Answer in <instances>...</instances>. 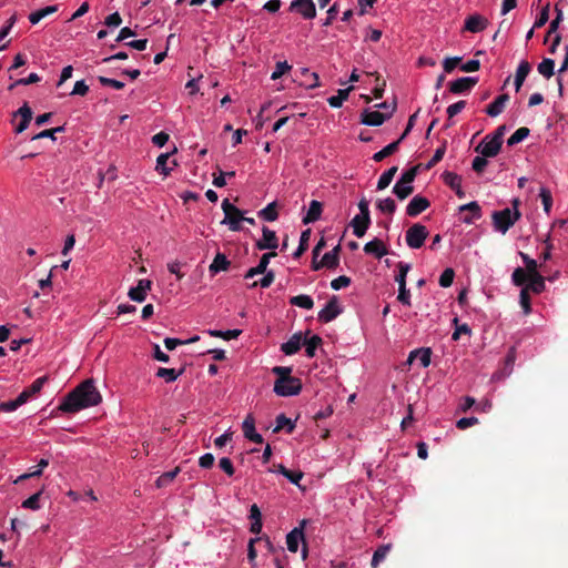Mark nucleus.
Returning <instances> with one entry per match:
<instances>
[{"label": "nucleus", "instance_id": "nucleus-40", "mask_svg": "<svg viewBox=\"0 0 568 568\" xmlns=\"http://www.w3.org/2000/svg\"><path fill=\"white\" fill-rule=\"evenodd\" d=\"M422 168H423V164L418 163V164L412 166L410 169L404 171L399 178V181L412 185Z\"/></svg>", "mask_w": 568, "mask_h": 568}, {"label": "nucleus", "instance_id": "nucleus-58", "mask_svg": "<svg viewBox=\"0 0 568 568\" xmlns=\"http://www.w3.org/2000/svg\"><path fill=\"white\" fill-rule=\"evenodd\" d=\"M555 11H556V18L550 22L549 24V29H548V32H547V36H546V39L551 34V33H555L558 28H559V24L560 22L562 21V10L560 8H558V6L555 7Z\"/></svg>", "mask_w": 568, "mask_h": 568}, {"label": "nucleus", "instance_id": "nucleus-52", "mask_svg": "<svg viewBox=\"0 0 568 568\" xmlns=\"http://www.w3.org/2000/svg\"><path fill=\"white\" fill-rule=\"evenodd\" d=\"M274 278H275V274L273 271L265 272L264 276L260 281H256L251 284V287H256L257 285H260L263 288H267L274 282Z\"/></svg>", "mask_w": 568, "mask_h": 568}, {"label": "nucleus", "instance_id": "nucleus-4", "mask_svg": "<svg viewBox=\"0 0 568 568\" xmlns=\"http://www.w3.org/2000/svg\"><path fill=\"white\" fill-rule=\"evenodd\" d=\"M307 523H308L307 519H302L300 521L298 527H295L294 529H292L286 536L287 549L291 552H296L298 550L300 542H303L302 557L304 559L307 556V547H306L305 535H304V529H305Z\"/></svg>", "mask_w": 568, "mask_h": 568}, {"label": "nucleus", "instance_id": "nucleus-10", "mask_svg": "<svg viewBox=\"0 0 568 568\" xmlns=\"http://www.w3.org/2000/svg\"><path fill=\"white\" fill-rule=\"evenodd\" d=\"M501 145L500 142L488 134L484 141L475 148V151L484 156L494 158L499 153Z\"/></svg>", "mask_w": 568, "mask_h": 568}, {"label": "nucleus", "instance_id": "nucleus-53", "mask_svg": "<svg viewBox=\"0 0 568 568\" xmlns=\"http://www.w3.org/2000/svg\"><path fill=\"white\" fill-rule=\"evenodd\" d=\"M292 67L287 63V61H280L275 65V70L271 74L272 80L280 79L283 74H285L287 71H290Z\"/></svg>", "mask_w": 568, "mask_h": 568}, {"label": "nucleus", "instance_id": "nucleus-42", "mask_svg": "<svg viewBox=\"0 0 568 568\" xmlns=\"http://www.w3.org/2000/svg\"><path fill=\"white\" fill-rule=\"evenodd\" d=\"M180 473V467H175L173 470L162 474L155 481L158 488L165 487L169 485Z\"/></svg>", "mask_w": 568, "mask_h": 568}, {"label": "nucleus", "instance_id": "nucleus-57", "mask_svg": "<svg viewBox=\"0 0 568 568\" xmlns=\"http://www.w3.org/2000/svg\"><path fill=\"white\" fill-rule=\"evenodd\" d=\"M275 256H276V252H268V253L263 254L260 258L258 264L255 266L256 270L258 271V273L264 274L265 272H268L267 265L270 263V260Z\"/></svg>", "mask_w": 568, "mask_h": 568}, {"label": "nucleus", "instance_id": "nucleus-64", "mask_svg": "<svg viewBox=\"0 0 568 568\" xmlns=\"http://www.w3.org/2000/svg\"><path fill=\"white\" fill-rule=\"evenodd\" d=\"M219 466L230 477L233 476L234 473H235V468L233 466V463L227 457L221 458L220 462H219Z\"/></svg>", "mask_w": 568, "mask_h": 568}, {"label": "nucleus", "instance_id": "nucleus-1", "mask_svg": "<svg viewBox=\"0 0 568 568\" xmlns=\"http://www.w3.org/2000/svg\"><path fill=\"white\" fill-rule=\"evenodd\" d=\"M102 396L92 379H85L67 394L58 409L63 413L74 414L84 408L100 404Z\"/></svg>", "mask_w": 568, "mask_h": 568}, {"label": "nucleus", "instance_id": "nucleus-17", "mask_svg": "<svg viewBox=\"0 0 568 568\" xmlns=\"http://www.w3.org/2000/svg\"><path fill=\"white\" fill-rule=\"evenodd\" d=\"M426 210V197L416 195L410 200L406 207V213L410 217H415Z\"/></svg>", "mask_w": 568, "mask_h": 568}, {"label": "nucleus", "instance_id": "nucleus-55", "mask_svg": "<svg viewBox=\"0 0 568 568\" xmlns=\"http://www.w3.org/2000/svg\"><path fill=\"white\" fill-rule=\"evenodd\" d=\"M47 379H48L47 376L39 377L36 381H33V383L29 387H27L24 390L32 397L33 395L38 394L42 389Z\"/></svg>", "mask_w": 568, "mask_h": 568}, {"label": "nucleus", "instance_id": "nucleus-46", "mask_svg": "<svg viewBox=\"0 0 568 568\" xmlns=\"http://www.w3.org/2000/svg\"><path fill=\"white\" fill-rule=\"evenodd\" d=\"M554 69L555 61L552 59L546 58L538 64V72L548 79L554 74Z\"/></svg>", "mask_w": 568, "mask_h": 568}, {"label": "nucleus", "instance_id": "nucleus-39", "mask_svg": "<svg viewBox=\"0 0 568 568\" xmlns=\"http://www.w3.org/2000/svg\"><path fill=\"white\" fill-rule=\"evenodd\" d=\"M530 133V130L526 126H521L517 129L507 140V144L513 146L523 140H525Z\"/></svg>", "mask_w": 568, "mask_h": 568}, {"label": "nucleus", "instance_id": "nucleus-56", "mask_svg": "<svg viewBox=\"0 0 568 568\" xmlns=\"http://www.w3.org/2000/svg\"><path fill=\"white\" fill-rule=\"evenodd\" d=\"M98 80L101 83V85H103V87H111V88H113L115 90H122L125 87L124 82L115 80V79L106 78V77H103V75H100L98 78Z\"/></svg>", "mask_w": 568, "mask_h": 568}, {"label": "nucleus", "instance_id": "nucleus-50", "mask_svg": "<svg viewBox=\"0 0 568 568\" xmlns=\"http://www.w3.org/2000/svg\"><path fill=\"white\" fill-rule=\"evenodd\" d=\"M446 152V141L442 142L438 148L435 150L434 155L430 160H428V170L436 165L438 162L442 161L444 154Z\"/></svg>", "mask_w": 568, "mask_h": 568}, {"label": "nucleus", "instance_id": "nucleus-11", "mask_svg": "<svg viewBox=\"0 0 568 568\" xmlns=\"http://www.w3.org/2000/svg\"><path fill=\"white\" fill-rule=\"evenodd\" d=\"M477 82L478 78L476 77H463L449 83V91L455 94L467 93L471 91Z\"/></svg>", "mask_w": 568, "mask_h": 568}, {"label": "nucleus", "instance_id": "nucleus-43", "mask_svg": "<svg viewBox=\"0 0 568 568\" xmlns=\"http://www.w3.org/2000/svg\"><path fill=\"white\" fill-rule=\"evenodd\" d=\"M207 333L213 337H221L226 341L236 338L241 335V329H229V331H217V329H210Z\"/></svg>", "mask_w": 568, "mask_h": 568}, {"label": "nucleus", "instance_id": "nucleus-44", "mask_svg": "<svg viewBox=\"0 0 568 568\" xmlns=\"http://www.w3.org/2000/svg\"><path fill=\"white\" fill-rule=\"evenodd\" d=\"M442 178L445 184H447L452 190L457 189L462 184V178L454 172L445 171L442 174Z\"/></svg>", "mask_w": 568, "mask_h": 568}, {"label": "nucleus", "instance_id": "nucleus-6", "mask_svg": "<svg viewBox=\"0 0 568 568\" xmlns=\"http://www.w3.org/2000/svg\"><path fill=\"white\" fill-rule=\"evenodd\" d=\"M426 241V226L415 223L406 231V243L410 248H419Z\"/></svg>", "mask_w": 568, "mask_h": 568}, {"label": "nucleus", "instance_id": "nucleus-34", "mask_svg": "<svg viewBox=\"0 0 568 568\" xmlns=\"http://www.w3.org/2000/svg\"><path fill=\"white\" fill-rule=\"evenodd\" d=\"M353 90V87H349L347 89H341L337 91L336 95H333L327 99L328 104L332 108H341L343 102L347 100L349 92Z\"/></svg>", "mask_w": 568, "mask_h": 568}, {"label": "nucleus", "instance_id": "nucleus-27", "mask_svg": "<svg viewBox=\"0 0 568 568\" xmlns=\"http://www.w3.org/2000/svg\"><path fill=\"white\" fill-rule=\"evenodd\" d=\"M525 287H529L535 294H539L545 291V278L539 273H535L529 276V282Z\"/></svg>", "mask_w": 568, "mask_h": 568}, {"label": "nucleus", "instance_id": "nucleus-22", "mask_svg": "<svg viewBox=\"0 0 568 568\" xmlns=\"http://www.w3.org/2000/svg\"><path fill=\"white\" fill-rule=\"evenodd\" d=\"M322 209H323L322 203L316 200H313L310 203V207H308L306 215L302 220L303 223L310 224V223H314L317 220H320L321 214H322Z\"/></svg>", "mask_w": 568, "mask_h": 568}, {"label": "nucleus", "instance_id": "nucleus-32", "mask_svg": "<svg viewBox=\"0 0 568 568\" xmlns=\"http://www.w3.org/2000/svg\"><path fill=\"white\" fill-rule=\"evenodd\" d=\"M184 373V368L175 371L174 368L160 367L156 372V376L163 378L166 383H172L178 379Z\"/></svg>", "mask_w": 568, "mask_h": 568}, {"label": "nucleus", "instance_id": "nucleus-20", "mask_svg": "<svg viewBox=\"0 0 568 568\" xmlns=\"http://www.w3.org/2000/svg\"><path fill=\"white\" fill-rule=\"evenodd\" d=\"M530 70H531V65L528 61L523 60L519 63L517 71H516V75H515V89L517 92L521 89Z\"/></svg>", "mask_w": 568, "mask_h": 568}, {"label": "nucleus", "instance_id": "nucleus-62", "mask_svg": "<svg viewBox=\"0 0 568 568\" xmlns=\"http://www.w3.org/2000/svg\"><path fill=\"white\" fill-rule=\"evenodd\" d=\"M520 256L526 265V272L529 273V276L535 274V273H538L537 271V262L534 260V258H530L527 254L525 253H520Z\"/></svg>", "mask_w": 568, "mask_h": 568}, {"label": "nucleus", "instance_id": "nucleus-31", "mask_svg": "<svg viewBox=\"0 0 568 568\" xmlns=\"http://www.w3.org/2000/svg\"><path fill=\"white\" fill-rule=\"evenodd\" d=\"M257 215L267 222H273V221L277 220V217H278L277 203L272 202V203L267 204L264 209L258 211Z\"/></svg>", "mask_w": 568, "mask_h": 568}, {"label": "nucleus", "instance_id": "nucleus-21", "mask_svg": "<svg viewBox=\"0 0 568 568\" xmlns=\"http://www.w3.org/2000/svg\"><path fill=\"white\" fill-rule=\"evenodd\" d=\"M509 100V97L508 94H500L499 97H497L495 99L494 102H491L487 108H486V113L489 115V116H497L499 115L504 109H505V105H506V102Z\"/></svg>", "mask_w": 568, "mask_h": 568}, {"label": "nucleus", "instance_id": "nucleus-28", "mask_svg": "<svg viewBox=\"0 0 568 568\" xmlns=\"http://www.w3.org/2000/svg\"><path fill=\"white\" fill-rule=\"evenodd\" d=\"M294 428V422L287 418L284 414H280L276 417V426L274 427L273 433H278L284 429L287 434H292Z\"/></svg>", "mask_w": 568, "mask_h": 568}, {"label": "nucleus", "instance_id": "nucleus-63", "mask_svg": "<svg viewBox=\"0 0 568 568\" xmlns=\"http://www.w3.org/2000/svg\"><path fill=\"white\" fill-rule=\"evenodd\" d=\"M351 284V278L346 275H341L331 282V287L338 291L343 287H347Z\"/></svg>", "mask_w": 568, "mask_h": 568}, {"label": "nucleus", "instance_id": "nucleus-13", "mask_svg": "<svg viewBox=\"0 0 568 568\" xmlns=\"http://www.w3.org/2000/svg\"><path fill=\"white\" fill-rule=\"evenodd\" d=\"M152 282L150 280H140L135 287H131L128 295L134 301L142 303L146 298L148 292L151 290Z\"/></svg>", "mask_w": 568, "mask_h": 568}, {"label": "nucleus", "instance_id": "nucleus-54", "mask_svg": "<svg viewBox=\"0 0 568 568\" xmlns=\"http://www.w3.org/2000/svg\"><path fill=\"white\" fill-rule=\"evenodd\" d=\"M41 493L42 491H38L36 494H33L32 496H30L29 498H27L23 503H22V507L23 508H28V509H32V510H38L40 508V496H41Z\"/></svg>", "mask_w": 568, "mask_h": 568}, {"label": "nucleus", "instance_id": "nucleus-14", "mask_svg": "<svg viewBox=\"0 0 568 568\" xmlns=\"http://www.w3.org/2000/svg\"><path fill=\"white\" fill-rule=\"evenodd\" d=\"M386 119H388L387 115L377 110L371 111L369 109H365L361 114V122L371 126L382 125Z\"/></svg>", "mask_w": 568, "mask_h": 568}, {"label": "nucleus", "instance_id": "nucleus-18", "mask_svg": "<svg viewBox=\"0 0 568 568\" xmlns=\"http://www.w3.org/2000/svg\"><path fill=\"white\" fill-rule=\"evenodd\" d=\"M364 252L381 258L387 254V248L381 240L374 239L364 245Z\"/></svg>", "mask_w": 568, "mask_h": 568}, {"label": "nucleus", "instance_id": "nucleus-48", "mask_svg": "<svg viewBox=\"0 0 568 568\" xmlns=\"http://www.w3.org/2000/svg\"><path fill=\"white\" fill-rule=\"evenodd\" d=\"M520 305L524 310V313L527 315L531 312V304H530V295H529V287H523L520 291Z\"/></svg>", "mask_w": 568, "mask_h": 568}, {"label": "nucleus", "instance_id": "nucleus-47", "mask_svg": "<svg viewBox=\"0 0 568 568\" xmlns=\"http://www.w3.org/2000/svg\"><path fill=\"white\" fill-rule=\"evenodd\" d=\"M171 153H162L156 159V166L155 170L160 172L161 174L169 175L171 169L168 168L166 163L170 158Z\"/></svg>", "mask_w": 568, "mask_h": 568}, {"label": "nucleus", "instance_id": "nucleus-3", "mask_svg": "<svg viewBox=\"0 0 568 568\" xmlns=\"http://www.w3.org/2000/svg\"><path fill=\"white\" fill-rule=\"evenodd\" d=\"M519 200L513 201L514 210L506 207L500 211H494L491 214L493 226L497 232L505 234L520 219L521 213L518 210Z\"/></svg>", "mask_w": 568, "mask_h": 568}, {"label": "nucleus", "instance_id": "nucleus-24", "mask_svg": "<svg viewBox=\"0 0 568 568\" xmlns=\"http://www.w3.org/2000/svg\"><path fill=\"white\" fill-rule=\"evenodd\" d=\"M459 211L463 212V211H469L471 212V216H464L463 217V222L464 223H467V224H470L473 223V221L475 219H479L481 216V210H480V206L477 202H470V203H467V204H464L459 207Z\"/></svg>", "mask_w": 568, "mask_h": 568}, {"label": "nucleus", "instance_id": "nucleus-2", "mask_svg": "<svg viewBox=\"0 0 568 568\" xmlns=\"http://www.w3.org/2000/svg\"><path fill=\"white\" fill-rule=\"evenodd\" d=\"M272 372L277 376L274 383V392L276 395L288 397L301 393L302 381L292 376V367L274 366Z\"/></svg>", "mask_w": 568, "mask_h": 568}, {"label": "nucleus", "instance_id": "nucleus-9", "mask_svg": "<svg viewBox=\"0 0 568 568\" xmlns=\"http://www.w3.org/2000/svg\"><path fill=\"white\" fill-rule=\"evenodd\" d=\"M263 237L256 241V248L260 251L271 250V252H275L278 247V239L276 233L270 230L267 226H263L262 229Z\"/></svg>", "mask_w": 568, "mask_h": 568}, {"label": "nucleus", "instance_id": "nucleus-51", "mask_svg": "<svg viewBox=\"0 0 568 568\" xmlns=\"http://www.w3.org/2000/svg\"><path fill=\"white\" fill-rule=\"evenodd\" d=\"M377 207L383 212V213H388V214H393L396 210V203L393 199L390 197H387L385 200H379L377 202Z\"/></svg>", "mask_w": 568, "mask_h": 568}, {"label": "nucleus", "instance_id": "nucleus-59", "mask_svg": "<svg viewBox=\"0 0 568 568\" xmlns=\"http://www.w3.org/2000/svg\"><path fill=\"white\" fill-rule=\"evenodd\" d=\"M454 276H455V272L453 268L448 267L446 268L440 277H439V285L442 287H449L452 284H453V281H454Z\"/></svg>", "mask_w": 568, "mask_h": 568}, {"label": "nucleus", "instance_id": "nucleus-35", "mask_svg": "<svg viewBox=\"0 0 568 568\" xmlns=\"http://www.w3.org/2000/svg\"><path fill=\"white\" fill-rule=\"evenodd\" d=\"M400 142L402 141H399V139H398L397 141L389 143L384 149H382L381 151L376 152L373 155V160L376 161V162H381L385 158L392 155L393 153H395L397 151L398 145H399Z\"/></svg>", "mask_w": 568, "mask_h": 568}, {"label": "nucleus", "instance_id": "nucleus-7", "mask_svg": "<svg viewBox=\"0 0 568 568\" xmlns=\"http://www.w3.org/2000/svg\"><path fill=\"white\" fill-rule=\"evenodd\" d=\"M343 312L342 307L338 304V297L332 296L325 307L318 313V321L323 323H328L335 320Z\"/></svg>", "mask_w": 568, "mask_h": 568}, {"label": "nucleus", "instance_id": "nucleus-25", "mask_svg": "<svg viewBox=\"0 0 568 568\" xmlns=\"http://www.w3.org/2000/svg\"><path fill=\"white\" fill-rule=\"evenodd\" d=\"M392 549V544L381 545L373 554L371 561L372 568H378L379 564L384 561Z\"/></svg>", "mask_w": 568, "mask_h": 568}, {"label": "nucleus", "instance_id": "nucleus-60", "mask_svg": "<svg viewBox=\"0 0 568 568\" xmlns=\"http://www.w3.org/2000/svg\"><path fill=\"white\" fill-rule=\"evenodd\" d=\"M539 196L541 199L545 212L549 213L552 205V197L550 191L546 187H541Z\"/></svg>", "mask_w": 568, "mask_h": 568}, {"label": "nucleus", "instance_id": "nucleus-61", "mask_svg": "<svg viewBox=\"0 0 568 568\" xmlns=\"http://www.w3.org/2000/svg\"><path fill=\"white\" fill-rule=\"evenodd\" d=\"M549 20V4L545 6L534 22V28L544 27Z\"/></svg>", "mask_w": 568, "mask_h": 568}, {"label": "nucleus", "instance_id": "nucleus-19", "mask_svg": "<svg viewBox=\"0 0 568 568\" xmlns=\"http://www.w3.org/2000/svg\"><path fill=\"white\" fill-rule=\"evenodd\" d=\"M302 345V333H295L287 342L281 345V351L286 355L297 353Z\"/></svg>", "mask_w": 568, "mask_h": 568}, {"label": "nucleus", "instance_id": "nucleus-38", "mask_svg": "<svg viewBox=\"0 0 568 568\" xmlns=\"http://www.w3.org/2000/svg\"><path fill=\"white\" fill-rule=\"evenodd\" d=\"M311 237V230H305L302 232L300 237V244L296 251L293 253L294 258L301 257L305 251L308 248V241Z\"/></svg>", "mask_w": 568, "mask_h": 568}, {"label": "nucleus", "instance_id": "nucleus-15", "mask_svg": "<svg viewBox=\"0 0 568 568\" xmlns=\"http://www.w3.org/2000/svg\"><path fill=\"white\" fill-rule=\"evenodd\" d=\"M487 20L479 14H471L465 20L464 30L477 33L486 28Z\"/></svg>", "mask_w": 568, "mask_h": 568}, {"label": "nucleus", "instance_id": "nucleus-8", "mask_svg": "<svg viewBox=\"0 0 568 568\" xmlns=\"http://www.w3.org/2000/svg\"><path fill=\"white\" fill-rule=\"evenodd\" d=\"M290 11H296L307 20L316 17V8L313 0H293L290 4Z\"/></svg>", "mask_w": 568, "mask_h": 568}, {"label": "nucleus", "instance_id": "nucleus-36", "mask_svg": "<svg viewBox=\"0 0 568 568\" xmlns=\"http://www.w3.org/2000/svg\"><path fill=\"white\" fill-rule=\"evenodd\" d=\"M398 171V168L397 166H392L389 168L388 170H386L378 179V182H377V190H384L386 189L390 182L393 181L395 174L397 173Z\"/></svg>", "mask_w": 568, "mask_h": 568}, {"label": "nucleus", "instance_id": "nucleus-5", "mask_svg": "<svg viewBox=\"0 0 568 568\" xmlns=\"http://www.w3.org/2000/svg\"><path fill=\"white\" fill-rule=\"evenodd\" d=\"M222 210L224 212L222 224H227L230 230L234 232L242 230L240 223L244 219L243 212L234 204L230 203L227 199L223 200Z\"/></svg>", "mask_w": 568, "mask_h": 568}, {"label": "nucleus", "instance_id": "nucleus-49", "mask_svg": "<svg viewBox=\"0 0 568 568\" xmlns=\"http://www.w3.org/2000/svg\"><path fill=\"white\" fill-rule=\"evenodd\" d=\"M65 128L64 125H61V126H57V128H53V129H47V130H43L41 131L40 133L36 134L32 136V140H40V139H45V138H50L52 140H55V133H60V132H64Z\"/></svg>", "mask_w": 568, "mask_h": 568}, {"label": "nucleus", "instance_id": "nucleus-12", "mask_svg": "<svg viewBox=\"0 0 568 568\" xmlns=\"http://www.w3.org/2000/svg\"><path fill=\"white\" fill-rule=\"evenodd\" d=\"M242 430L243 435L246 439L256 443L262 444L263 437L255 430V419L252 414H248L242 424Z\"/></svg>", "mask_w": 568, "mask_h": 568}, {"label": "nucleus", "instance_id": "nucleus-29", "mask_svg": "<svg viewBox=\"0 0 568 568\" xmlns=\"http://www.w3.org/2000/svg\"><path fill=\"white\" fill-rule=\"evenodd\" d=\"M58 10V6H48L45 8H42L40 10H37L34 12H31L29 14V21L32 23V24H37L39 23L43 18H45L49 14H52L54 12H57Z\"/></svg>", "mask_w": 568, "mask_h": 568}, {"label": "nucleus", "instance_id": "nucleus-30", "mask_svg": "<svg viewBox=\"0 0 568 568\" xmlns=\"http://www.w3.org/2000/svg\"><path fill=\"white\" fill-rule=\"evenodd\" d=\"M230 264V261L223 253H217L209 268L211 273H217L220 271H226Z\"/></svg>", "mask_w": 568, "mask_h": 568}, {"label": "nucleus", "instance_id": "nucleus-26", "mask_svg": "<svg viewBox=\"0 0 568 568\" xmlns=\"http://www.w3.org/2000/svg\"><path fill=\"white\" fill-rule=\"evenodd\" d=\"M417 361L419 367H426V347H419L409 353L405 365H413V363Z\"/></svg>", "mask_w": 568, "mask_h": 568}, {"label": "nucleus", "instance_id": "nucleus-45", "mask_svg": "<svg viewBox=\"0 0 568 568\" xmlns=\"http://www.w3.org/2000/svg\"><path fill=\"white\" fill-rule=\"evenodd\" d=\"M511 280H513V283L516 285V286H523L525 285L526 283L529 282V273H527L524 268L521 267H517L515 268V271L513 272V275H511Z\"/></svg>", "mask_w": 568, "mask_h": 568}, {"label": "nucleus", "instance_id": "nucleus-23", "mask_svg": "<svg viewBox=\"0 0 568 568\" xmlns=\"http://www.w3.org/2000/svg\"><path fill=\"white\" fill-rule=\"evenodd\" d=\"M339 251L341 246L336 245L333 250L326 252L322 257V264H324L327 268L337 267L339 264Z\"/></svg>", "mask_w": 568, "mask_h": 568}, {"label": "nucleus", "instance_id": "nucleus-16", "mask_svg": "<svg viewBox=\"0 0 568 568\" xmlns=\"http://www.w3.org/2000/svg\"><path fill=\"white\" fill-rule=\"evenodd\" d=\"M371 225V217H364V215H355L351 221L353 233L356 237H363Z\"/></svg>", "mask_w": 568, "mask_h": 568}, {"label": "nucleus", "instance_id": "nucleus-37", "mask_svg": "<svg viewBox=\"0 0 568 568\" xmlns=\"http://www.w3.org/2000/svg\"><path fill=\"white\" fill-rule=\"evenodd\" d=\"M290 303L294 306H298L305 310H311L314 306V301L310 295H296L290 300Z\"/></svg>", "mask_w": 568, "mask_h": 568}, {"label": "nucleus", "instance_id": "nucleus-41", "mask_svg": "<svg viewBox=\"0 0 568 568\" xmlns=\"http://www.w3.org/2000/svg\"><path fill=\"white\" fill-rule=\"evenodd\" d=\"M322 338L318 335H313L310 339L304 342L305 353L307 357H314L316 348L322 344Z\"/></svg>", "mask_w": 568, "mask_h": 568}, {"label": "nucleus", "instance_id": "nucleus-33", "mask_svg": "<svg viewBox=\"0 0 568 568\" xmlns=\"http://www.w3.org/2000/svg\"><path fill=\"white\" fill-rule=\"evenodd\" d=\"M414 192V187L410 184L403 183L402 181H397L393 187V193L399 199L405 200Z\"/></svg>", "mask_w": 568, "mask_h": 568}]
</instances>
